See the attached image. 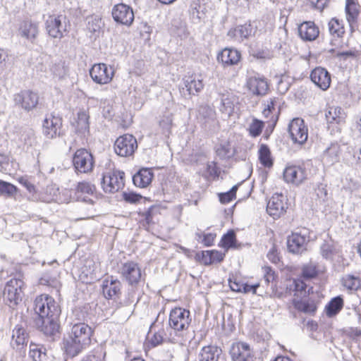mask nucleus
<instances>
[{
  "label": "nucleus",
  "mask_w": 361,
  "mask_h": 361,
  "mask_svg": "<svg viewBox=\"0 0 361 361\" xmlns=\"http://www.w3.org/2000/svg\"><path fill=\"white\" fill-rule=\"evenodd\" d=\"M35 326L47 337H54L59 331V317L61 309L54 299L49 295L42 294L34 302Z\"/></svg>",
  "instance_id": "obj_1"
},
{
  "label": "nucleus",
  "mask_w": 361,
  "mask_h": 361,
  "mask_svg": "<svg viewBox=\"0 0 361 361\" xmlns=\"http://www.w3.org/2000/svg\"><path fill=\"white\" fill-rule=\"evenodd\" d=\"M92 329L85 323L75 324L68 338L63 340V348L71 357L77 356L91 342Z\"/></svg>",
  "instance_id": "obj_2"
},
{
  "label": "nucleus",
  "mask_w": 361,
  "mask_h": 361,
  "mask_svg": "<svg viewBox=\"0 0 361 361\" xmlns=\"http://www.w3.org/2000/svg\"><path fill=\"white\" fill-rule=\"evenodd\" d=\"M204 84L200 75L195 74L185 75L182 82L179 85V90L185 99H191L192 97L198 95L204 89Z\"/></svg>",
  "instance_id": "obj_3"
},
{
  "label": "nucleus",
  "mask_w": 361,
  "mask_h": 361,
  "mask_svg": "<svg viewBox=\"0 0 361 361\" xmlns=\"http://www.w3.org/2000/svg\"><path fill=\"white\" fill-rule=\"evenodd\" d=\"M23 281L19 279H11L8 281L4 290L3 298L6 305L13 308L23 298L22 287Z\"/></svg>",
  "instance_id": "obj_4"
},
{
  "label": "nucleus",
  "mask_w": 361,
  "mask_h": 361,
  "mask_svg": "<svg viewBox=\"0 0 361 361\" xmlns=\"http://www.w3.org/2000/svg\"><path fill=\"white\" fill-rule=\"evenodd\" d=\"M67 23L65 16H49L45 22V28L51 37L61 39L68 32Z\"/></svg>",
  "instance_id": "obj_5"
},
{
  "label": "nucleus",
  "mask_w": 361,
  "mask_h": 361,
  "mask_svg": "<svg viewBox=\"0 0 361 361\" xmlns=\"http://www.w3.org/2000/svg\"><path fill=\"white\" fill-rule=\"evenodd\" d=\"M39 99L38 93L30 90H23L14 94L13 97L14 105L27 112L37 106Z\"/></svg>",
  "instance_id": "obj_6"
},
{
  "label": "nucleus",
  "mask_w": 361,
  "mask_h": 361,
  "mask_svg": "<svg viewBox=\"0 0 361 361\" xmlns=\"http://www.w3.org/2000/svg\"><path fill=\"white\" fill-rule=\"evenodd\" d=\"M125 173L114 171L103 173L101 178V185L105 192L114 193L124 186Z\"/></svg>",
  "instance_id": "obj_7"
},
{
  "label": "nucleus",
  "mask_w": 361,
  "mask_h": 361,
  "mask_svg": "<svg viewBox=\"0 0 361 361\" xmlns=\"http://www.w3.org/2000/svg\"><path fill=\"white\" fill-rule=\"evenodd\" d=\"M119 274L123 281L132 287H136L141 279V269L137 262L128 261L121 264Z\"/></svg>",
  "instance_id": "obj_8"
},
{
  "label": "nucleus",
  "mask_w": 361,
  "mask_h": 361,
  "mask_svg": "<svg viewBox=\"0 0 361 361\" xmlns=\"http://www.w3.org/2000/svg\"><path fill=\"white\" fill-rule=\"evenodd\" d=\"M189 310L177 307L172 310L169 314V324L175 331H182L187 329L191 322Z\"/></svg>",
  "instance_id": "obj_9"
},
{
  "label": "nucleus",
  "mask_w": 361,
  "mask_h": 361,
  "mask_svg": "<svg viewBox=\"0 0 361 361\" xmlns=\"http://www.w3.org/2000/svg\"><path fill=\"white\" fill-rule=\"evenodd\" d=\"M72 161L75 171L84 173L91 171L94 164L92 153L84 148L76 150Z\"/></svg>",
  "instance_id": "obj_10"
},
{
  "label": "nucleus",
  "mask_w": 361,
  "mask_h": 361,
  "mask_svg": "<svg viewBox=\"0 0 361 361\" xmlns=\"http://www.w3.org/2000/svg\"><path fill=\"white\" fill-rule=\"evenodd\" d=\"M137 148V140L130 134H125L116 139L114 151L121 157H129L134 154Z\"/></svg>",
  "instance_id": "obj_11"
},
{
  "label": "nucleus",
  "mask_w": 361,
  "mask_h": 361,
  "mask_svg": "<svg viewBox=\"0 0 361 361\" xmlns=\"http://www.w3.org/2000/svg\"><path fill=\"white\" fill-rule=\"evenodd\" d=\"M111 14L116 23L127 27L133 24L135 18L133 8L123 3L116 4L112 8Z\"/></svg>",
  "instance_id": "obj_12"
},
{
  "label": "nucleus",
  "mask_w": 361,
  "mask_h": 361,
  "mask_svg": "<svg viewBox=\"0 0 361 361\" xmlns=\"http://www.w3.org/2000/svg\"><path fill=\"white\" fill-rule=\"evenodd\" d=\"M288 132L294 143L304 144L308 137V130L303 119L293 118L288 125Z\"/></svg>",
  "instance_id": "obj_13"
},
{
  "label": "nucleus",
  "mask_w": 361,
  "mask_h": 361,
  "mask_svg": "<svg viewBox=\"0 0 361 361\" xmlns=\"http://www.w3.org/2000/svg\"><path fill=\"white\" fill-rule=\"evenodd\" d=\"M232 361H253L254 353L245 342L233 343L229 350Z\"/></svg>",
  "instance_id": "obj_14"
},
{
  "label": "nucleus",
  "mask_w": 361,
  "mask_h": 361,
  "mask_svg": "<svg viewBox=\"0 0 361 361\" xmlns=\"http://www.w3.org/2000/svg\"><path fill=\"white\" fill-rule=\"evenodd\" d=\"M90 75L94 82L103 85L109 83L112 80L114 71L105 63H98L91 68Z\"/></svg>",
  "instance_id": "obj_15"
},
{
  "label": "nucleus",
  "mask_w": 361,
  "mask_h": 361,
  "mask_svg": "<svg viewBox=\"0 0 361 361\" xmlns=\"http://www.w3.org/2000/svg\"><path fill=\"white\" fill-rule=\"evenodd\" d=\"M283 176L286 183L298 185L307 178V172L303 166L291 165L285 168Z\"/></svg>",
  "instance_id": "obj_16"
},
{
  "label": "nucleus",
  "mask_w": 361,
  "mask_h": 361,
  "mask_svg": "<svg viewBox=\"0 0 361 361\" xmlns=\"http://www.w3.org/2000/svg\"><path fill=\"white\" fill-rule=\"evenodd\" d=\"M311 81L320 90H327L331 82L330 73L324 68L318 66L310 73Z\"/></svg>",
  "instance_id": "obj_17"
},
{
  "label": "nucleus",
  "mask_w": 361,
  "mask_h": 361,
  "mask_svg": "<svg viewBox=\"0 0 361 361\" xmlns=\"http://www.w3.org/2000/svg\"><path fill=\"white\" fill-rule=\"evenodd\" d=\"M62 118L51 114L44 118L43 122V133L49 139L61 136L60 129L62 127Z\"/></svg>",
  "instance_id": "obj_18"
},
{
  "label": "nucleus",
  "mask_w": 361,
  "mask_h": 361,
  "mask_svg": "<svg viewBox=\"0 0 361 361\" xmlns=\"http://www.w3.org/2000/svg\"><path fill=\"white\" fill-rule=\"evenodd\" d=\"M309 242V238L306 235L299 233H293L287 238V247L293 254H301L306 250V246Z\"/></svg>",
  "instance_id": "obj_19"
},
{
  "label": "nucleus",
  "mask_w": 361,
  "mask_h": 361,
  "mask_svg": "<svg viewBox=\"0 0 361 361\" xmlns=\"http://www.w3.org/2000/svg\"><path fill=\"white\" fill-rule=\"evenodd\" d=\"M257 27H255L250 22H248L230 29L227 35L231 39H234L238 42H243L244 39H247L250 37L254 36Z\"/></svg>",
  "instance_id": "obj_20"
},
{
  "label": "nucleus",
  "mask_w": 361,
  "mask_h": 361,
  "mask_svg": "<svg viewBox=\"0 0 361 361\" xmlns=\"http://www.w3.org/2000/svg\"><path fill=\"white\" fill-rule=\"evenodd\" d=\"M216 59L224 67L233 66L240 62L241 53L235 48L226 47L219 52Z\"/></svg>",
  "instance_id": "obj_21"
},
{
  "label": "nucleus",
  "mask_w": 361,
  "mask_h": 361,
  "mask_svg": "<svg viewBox=\"0 0 361 361\" xmlns=\"http://www.w3.org/2000/svg\"><path fill=\"white\" fill-rule=\"evenodd\" d=\"M102 288L106 299H113L114 297H118L121 295V283L111 276L102 281Z\"/></svg>",
  "instance_id": "obj_22"
},
{
  "label": "nucleus",
  "mask_w": 361,
  "mask_h": 361,
  "mask_svg": "<svg viewBox=\"0 0 361 361\" xmlns=\"http://www.w3.org/2000/svg\"><path fill=\"white\" fill-rule=\"evenodd\" d=\"M90 116L84 110L78 112L77 118L71 125L74 128L75 133L80 137H85L90 133Z\"/></svg>",
  "instance_id": "obj_23"
},
{
  "label": "nucleus",
  "mask_w": 361,
  "mask_h": 361,
  "mask_svg": "<svg viewBox=\"0 0 361 361\" xmlns=\"http://www.w3.org/2000/svg\"><path fill=\"white\" fill-rule=\"evenodd\" d=\"M28 342V334L26 330L20 324H17L13 329L12 340L11 345L13 348L21 352ZM25 353V350H23Z\"/></svg>",
  "instance_id": "obj_24"
},
{
  "label": "nucleus",
  "mask_w": 361,
  "mask_h": 361,
  "mask_svg": "<svg viewBox=\"0 0 361 361\" xmlns=\"http://www.w3.org/2000/svg\"><path fill=\"white\" fill-rule=\"evenodd\" d=\"M197 111V121L204 128L209 126L216 119L215 110L207 104L200 105Z\"/></svg>",
  "instance_id": "obj_25"
},
{
  "label": "nucleus",
  "mask_w": 361,
  "mask_h": 361,
  "mask_svg": "<svg viewBox=\"0 0 361 361\" xmlns=\"http://www.w3.org/2000/svg\"><path fill=\"white\" fill-rule=\"evenodd\" d=\"M95 190V186L88 182L78 183L75 192L76 200L93 204L94 200L87 195H93Z\"/></svg>",
  "instance_id": "obj_26"
},
{
  "label": "nucleus",
  "mask_w": 361,
  "mask_h": 361,
  "mask_svg": "<svg viewBox=\"0 0 361 361\" xmlns=\"http://www.w3.org/2000/svg\"><path fill=\"white\" fill-rule=\"evenodd\" d=\"M221 360H223L222 349L216 345L204 346L198 354V361H220Z\"/></svg>",
  "instance_id": "obj_27"
},
{
  "label": "nucleus",
  "mask_w": 361,
  "mask_h": 361,
  "mask_svg": "<svg viewBox=\"0 0 361 361\" xmlns=\"http://www.w3.org/2000/svg\"><path fill=\"white\" fill-rule=\"evenodd\" d=\"M298 33L304 41L312 42L317 38L319 30L314 22L305 21L298 27Z\"/></svg>",
  "instance_id": "obj_28"
},
{
  "label": "nucleus",
  "mask_w": 361,
  "mask_h": 361,
  "mask_svg": "<svg viewBox=\"0 0 361 361\" xmlns=\"http://www.w3.org/2000/svg\"><path fill=\"white\" fill-rule=\"evenodd\" d=\"M219 97L221 100L220 111L230 116L233 112L235 104L237 102L235 95L231 92L224 90L219 92Z\"/></svg>",
  "instance_id": "obj_29"
},
{
  "label": "nucleus",
  "mask_w": 361,
  "mask_h": 361,
  "mask_svg": "<svg viewBox=\"0 0 361 361\" xmlns=\"http://www.w3.org/2000/svg\"><path fill=\"white\" fill-rule=\"evenodd\" d=\"M248 90L257 96H263L267 93L269 85L264 78L250 77L247 79Z\"/></svg>",
  "instance_id": "obj_30"
},
{
  "label": "nucleus",
  "mask_w": 361,
  "mask_h": 361,
  "mask_svg": "<svg viewBox=\"0 0 361 361\" xmlns=\"http://www.w3.org/2000/svg\"><path fill=\"white\" fill-rule=\"evenodd\" d=\"M282 195H273L267 205V212L274 219L279 217L284 212V204Z\"/></svg>",
  "instance_id": "obj_31"
},
{
  "label": "nucleus",
  "mask_w": 361,
  "mask_h": 361,
  "mask_svg": "<svg viewBox=\"0 0 361 361\" xmlns=\"http://www.w3.org/2000/svg\"><path fill=\"white\" fill-rule=\"evenodd\" d=\"M262 270L264 273V280L266 284L269 285L270 283H271V288L272 291L271 293V297L281 298L283 295V293L282 292L278 291L276 285L274 283L276 279L278 278V275L276 271L269 266L263 267Z\"/></svg>",
  "instance_id": "obj_32"
},
{
  "label": "nucleus",
  "mask_w": 361,
  "mask_h": 361,
  "mask_svg": "<svg viewBox=\"0 0 361 361\" xmlns=\"http://www.w3.org/2000/svg\"><path fill=\"white\" fill-rule=\"evenodd\" d=\"M153 177L154 173L150 169L142 168L133 176V182L136 186L146 188L151 183Z\"/></svg>",
  "instance_id": "obj_33"
},
{
  "label": "nucleus",
  "mask_w": 361,
  "mask_h": 361,
  "mask_svg": "<svg viewBox=\"0 0 361 361\" xmlns=\"http://www.w3.org/2000/svg\"><path fill=\"white\" fill-rule=\"evenodd\" d=\"M19 31L22 37L33 40L38 35V24L31 20H24L20 24Z\"/></svg>",
  "instance_id": "obj_34"
},
{
  "label": "nucleus",
  "mask_w": 361,
  "mask_h": 361,
  "mask_svg": "<svg viewBox=\"0 0 361 361\" xmlns=\"http://www.w3.org/2000/svg\"><path fill=\"white\" fill-rule=\"evenodd\" d=\"M325 117L328 123L340 124L345 121V114L339 106H329L325 112Z\"/></svg>",
  "instance_id": "obj_35"
},
{
  "label": "nucleus",
  "mask_w": 361,
  "mask_h": 361,
  "mask_svg": "<svg viewBox=\"0 0 361 361\" xmlns=\"http://www.w3.org/2000/svg\"><path fill=\"white\" fill-rule=\"evenodd\" d=\"M156 322H154L149 327V330L147 333V339L148 340L149 343L153 348L161 345L164 341V329H159L157 331L156 329Z\"/></svg>",
  "instance_id": "obj_36"
},
{
  "label": "nucleus",
  "mask_w": 361,
  "mask_h": 361,
  "mask_svg": "<svg viewBox=\"0 0 361 361\" xmlns=\"http://www.w3.org/2000/svg\"><path fill=\"white\" fill-rule=\"evenodd\" d=\"M343 307V299L341 295L333 298L326 305L325 312L329 317L337 315Z\"/></svg>",
  "instance_id": "obj_37"
},
{
  "label": "nucleus",
  "mask_w": 361,
  "mask_h": 361,
  "mask_svg": "<svg viewBox=\"0 0 361 361\" xmlns=\"http://www.w3.org/2000/svg\"><path fill=\"white\" fill-rule=\"evenodd\" d=\"M95 264L91 259H87L81 267L80 279L85 283H91L95 279Z\"/></svg>",
  "instance_id": "obj_38"
},
{
  "label": "nucleus",
  "mask_w": 361,
  "mask_h": 361,
  "mask_svg": "<svg viewBox=\"0 0 361 361\" xmlns=\"http://www.w3.org/2000/svg\"><path fill=\"white\" fill-rule=\"evenodd\" d=\"M320 253L323 258L333 260L334 256L337 253V250L334 241L331 238L323 241L320 245Z\"/></svg>",
  "instance_id": "obj_39"
},
{
  "label": "nucleus",
  "mask_w": 361,
  "mask_h": 361,
  "mask_svg": "<svg viewBox=\"0 0 361 361\" xmlns=\"http://www.w3.org/2000/svg\"><path fill=\"white\" fill-rule=\"evenodd\" d=\"M259 160L260 164L267 168H271L274 164L271 150L266 144H262L258 150Z\"/></svg>",
  "instance_id": "obj_40"
},
{
  "label": "nucleus",
  "mask_w": 361,
  "mask_h": 361,
  "mask_svg": "<svg viewBox=\"0 0 361 361\" xmlns=\"http://www.w3.org/2000/svg\"><path fill=\"white\" fill-rule=\"evenodd\" d=\"M328 28L330 35L334 37L342 38L345 34L343 21L337 18H332L329 20Z\"/></svg>",
  "instance_id": "obj_41"
},
{
  "label": "nucleus",
  "mask_w": 361,
  "mask_h": 361,
  "mask_svg": "<svg viewBox=\"0 0 361 361\" xmlns=\"http://www.w3.org/2000/svg\"><path fill=\"white\" fill-rule=\"evenodd\" d=\"M341 153V146L337 142H331L324 152V158H326L330 164L338 162Z\"/></svg>",
  "instance_id": "obj_42"
},
{
  "label": "nucleus",
  "mask_w": 361,
  "mask_h": 361,
  "mask_svg": "<svg viewBox=\"0 0 361 361\" xmlns=\"http://www.w3.org/2000/svg\"><path fill=\"white\" fill-rule=\"evenodd\" d=\"M161 212V207L157 204L150 206L147 210L144 212H139L138 215L143 218L146 225L150 226L154 224V217L159 214Z\"/></svg>",
  "instance_id": "obj_43"
},
{
  "label": "nucleus",
  "mask_w": 361,
  "mask_h": 361,
  "mask_svg": "<svg viewBox=\"0 0 361 361\" xmlns=\"http://www.w3.org/2000/svg\"><path fill=\"white\" fill-rule=\"evenodd\" d=\"M46 348L39 344L31 343L30 344L29 356L33 361H42L47 357Z\"/></svg>",
  "instance_id": "obj_44"
},
{
  "label": "nucleus",
  "mask_w": 361,
  "mask_h": 361,
  "mask_svg": "<svg viewBox=\"0 0 361 361\" xmlns=\"http://www.w3.org/2000/svg\"><path fill=\"white\" fill-rule=\"evenodd\" d=\"M216 153L221 159H228L234 155V150L230 142L224 141L216 146Z\"/></svg>",
  "instance_id": "obj_45"
},
{
  "label": "nucleus",
  "mask_w": 361,
  "mask_h": 361,
  "mask_svg": "<svg viewBox=\"0 0 361 361\" xmlns=\"http://www.w3.org/2000/svg\"><path fill=\"white\" fill-rule=\"evenodd\" d=\"M345 10L346 13V19L349 23L350 26L352 27V25L357 22L359 14L354 0H346Z\"/></svg>",
  "instance_id": "obj_46"
},
{
  "label": "nucleus",
  "mask_w": 361,
  "mask_h": 361,
  "mask_svg": "<svg viewBox=\"0 0 361 361\" xmlns=\"http://www.w3.org/2000/svg\"><path fill=\"white\" fill-rule=\"evenodd\" d=\"M219 246L228 250L236 247V235L233 230H229L221 237Z\"/></svg>",
  "instance_id": "obj_47"
},
{
  "label": "nucleus",
  "mask_w": 361,
  "mask_h": 361,
  "mask_svg": "<svg viewBox=\"0 0 361 361\" xmlns=\"http://www.w3.org/2000/svg\"><path fill=\"white\" fill-rule=\"evenodd\" d=\"M342 285L350 290H357L361 287V280L358 276L346 274L341 279Z\"/></svg>",
  "instance_id": "obj_48"
},
{
  "label": "nucleus",
  "mask_w": 361,
  "mask_h": 361,
  "mask_svg": "<svg viewBox=\"0 0 361 361\" xmlns=\"http://www.w3.org/2000/svg\"><path fill=\"white\" fill-rule=\"evenodd\" d=\"M264 128V121L258 118H253L251 123L249 125L247 130L250 136L252 137H257L262 134Z\"/></svg>",
  "instance_id": "obj_49"
},
{
  "label": "nucleus",
  "mask_w": 361,
  "mask_h": 361,
  "mask_svg": "<svg viewBox=\"0 0 361 361\" xmlns=\"http://www.w3.org/2000/svg\"><path fill=\"white\" fill-rule=\"evenodd\" d=\"M19 183L22 185H23L30 193L28 198L30 200L37 202L40 200V195L37 191L35 186L32 183H30L27 179L25 178H20L19 179Z\"/></svg>",
  "instance_id": "obj_50"
},
{
  "label": "nucleus",
  "mask_w": 361,
  "mask_h": 361,
  "mask_svg": "<svg viewBox=\"0 0 361 361\" xmlns=\"http://www.w3.org/2000/svg\"><path fill=\"white\" fill-rule=\"evenodd\" d=\"M39 283L41 285L47 286L54 288L57 293L59 292L61 288V283L56 277L50 276L48 274H44L39 279Z\"/></svg>",
  "instance_id": "obj_51"
},
{
  "label": "nucleus",
  "mask_w": 361,
  "mask_h": 361,
  "mask_svg": "<svg viewBox=\"0 0 361 361\" xmlns=\"http://www.w3.org/2000/svg\"><path fill=\"white\" fill-rule=\"evenodd\" d=\"M18 192V188L13 184L0 180V195L7 197H14Z\"/></svg>",
  "instance_id": "obj_52"
},
{
  "label": "nucleus",
  "mask_w": 361,
  "mask_h": 361,
  "mask_svg": "<svg viewBox=\"0 0 361 361\" xmlns=\"http://www.w3.org/2000/svg\"><path fill=\"white\" fill-rule=\"evenodd\" d=\"M200 0H195L190 3L188 11L190 19L194 23H200L202 18L200 12Z\"/></svg>",
  "instance_id": "obj_53"
},
{
  "label": "nucleus",
  "mask_w": 361,
  "mask_h": 361,
  "mask_svg": "<svg viewBox=\"0 0 361 361\" xmlns=\"http://www.w3.org/2000/svg\"><path fill=\"white\" fill-rule=\"evenodd\" d=\"M295 307L304 313L314 314L317 310V306L313 302L309 301H298L295 304Z\"/></svg>",
  "instance_id": "obj_54"
},
{
  "label": "nucleus",
  "mask_w": 361,
  "mask_h": 361,
  "mask_svg": "<svg viewBox=\"0 0 361 361\" xmlns=\"http://www.w3.org/2000/svg\"><path fill=\"white\" fill-rule=\"evenodd\" d=\"M318 275V270L316 266L312 264L304 265L302 269V276L306 280L316 278Z\"/></svg>",
  "instance_id": "obj_55"
},
{
  "label": "nucleus",
  "mask_w": 361,
  "mask_h": 361,
  "mask_svg": "<svg viewBox=\"0 0 361 361\" xmlns=\"http://www.w3.org/2000/svg\"><path fill=\"white\" fill-rule=\"evenodd\" d=\"M159 127L161 129V133L165 135H169L171 133V128L172 126V118L171 115L163 116L160 119Z\"/></svg>",
  "instance_id": "obj_56"
},
{
  "label": "nucleus",
  "mask_w": 361,
  "mask_h": 361,
  "mask_svg": "<svg viewBox=\"0 0 361 361\" xmlns=\"http://www.w3.org/2000/svg\"><path fill=\"white\" fill-rule=\"evenodd\" d=\"M280 112L281 109L280 108H279L276 114L272 116L270 121H268V126L264 133V137L265 140H268L269 138L270 135L274 131V128L277 123Z\"/></svg>",
  "instance_id": "obj_57"
},
{
  "label": "nucleus",
  "mask_w": 361,
  "mask_h": 361,
  "mask_svg": "<svg viewBox=\"0 0 361 361\" xmlns=\"http://www.w3.org/2000/svg\"><path fill=\"white\" fill-rule=\"evenodd\" d=\"M142 195L135 192L124 191L122 193L123 200L128 203L136 204L142 199Z\"/></svg>",
  "instance_id": "obj_58"
},
{
  "label": "nucleus",
  "mask_w": 361,
  "mask_h": 361,
  "mask_svg": "<svg viewBox=\"0 0 361 361\" xmlns=\"http://www.w3.org/2000/svg\"><path fill=\"white\" fill-rule=\"evenodd\" d=\"M346 336L355 341L361 340V330L357 327H349L344 330Z\"/></svg>",
  "instance_id": "obj_59"
},
{
  "label": "nucleus",
  "mask_w": 361,
  "mask_h": 361,
  "mask_svg": "<svg viewBox=\"0 0 361 361\" xmlns=\"http://www.w3.org/2000/svg\"><path fill=\"white\" fill-rule=\"evenodd\" d=\"M195 260L204 266L211 265V258H209V250H203L198 252L195 255Z\"/></svg>",
  "instance_id": "obj_60"
},
{
  "label": "nucleus",
  "mask_w": 361,
  "mask_h": 361,
  "mask_svg": "<svg viewBox=\"0 0 361 361\" xmlns=\"http://www.w3.org/2000/svg\"><path fill=\"white\" fill-rule=\"evenodd\" d=\"M250 54L257 59H265L270 57V53L268 49H252Z\"/></svg>",
  "instance_id": "obj_61"
},
{
  "label": "nucleus",
  "mask_w": 361,
  "mask_h": 361,
  "mask_svg": "<svg viewBox=\"0 0 361 361\" xmlns=\"http://www.w3.org/2000/svg\"><path fill=\"white\" fill-rule=\"evenodd\" d=\"M225 257V254L216 250H209V258H211V264L214 263L221 262Z\"/></svg>",
  "instance_id": "obj_62"
},
{
  "label": "nucleus",
  "mask_w": 361,
  "mask_h": 361,
  "mask_svg": "<svg viewBox=\"0 0 361 361\" xmlns=\"http://www.w3.org/2000/svg\"><path fill=\"white\" fill-rule=\"evenodd\" d=\"M358 56V51L356 50H348L343 51H338L336 57L340 59L346 60L349 58H356Z\"/></svg>",
  "instance_id": "obj_63"
},
{
  "label": "nucleus",
  "mask_w": 361,
  "mask_h": 361,
  "mask_svg": "<svg viewBox=\"0 0 361 361\" xmlns=\"http://www.w3.org/2000/svg\"><path fill=\"white\" fill-rule=\"evenodd\" d=\"M207 172L209 173L210 176H212L214 178H218L220 174V170L214 161L209 162L207 164Z\"/></svg>",
  "instance_id": "obj_64"
}]
</instances>
